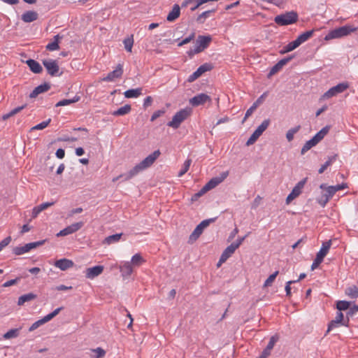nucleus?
Here are the masks:
<instances>
[{
  "mask_svg": "<svg viewBox=\"0 0 358 358\" xmlns=\"http://www.w3.org/2000/svg\"><path fill=\"white\" fill-rule=\"evenodd\" d=\"M191 113V109L185 108L177 112L173 117L172 120L167 123L170 127L178 129L180 124L185 120Z\"/></svg>",
  "mask_w": 358,
  "mask_h": 358,
  "instance_id": "5",
  "label": "nucleus"
},
{
  "mask_svg": "<svg viewBox=\"0 0 358 358\" xmlns=\"http://www.w3.org/2000/svg\"><path fill=\"white\" fill-rule=\"evenodd\" d=\"M236 249L237 248L236 247L235 244L233 243L227 246L221 255L217 264V266H220L222 263L225 262L227 259L234 253Z\"/></svg>",
  "mask_w": 358,
  "mask_h": 358,
  "instance_id": "14",
  "label": "nucleus"
},
{
  "mask_svg": "<svg viewBox=\"0 0 358 358\" xmlns=\"http://www.w3.org/2000/svg\"><path fill=\"white\" fill-rule=\"evenodd\" d=\"M222 182V180L218 179L217 177L213 178L210 179L206 184V187L209 189V190L215 188L219 184Z\"/></svg>",
  "mask_w": 358,
  "mask_h": 358,
  "instance_id": "42",
  "label": "nucleus"
},
{
  "mask_svg": "<svg viewBox=\"0 0 358 358\" xmlns=\"http://www.w3.org/2000/svg\"><path fill=\"white\" fill-rule=\"evenodd\" d=\"M51 122V119L49 118L48 120L46 121H43L38 124H36V126L33 127L31 130H41V129H43L45 128H46L48 124L50 123Z\"/></svg>",
  "mask_w": 358,
  "mask_h": 358,
  "instance_id": "47",
  "label": "nucleus"
},
{
  "mask_svg": "<svg viewBox=\"0 0 358 358\" xmlns=\"http://www.w3.org/2000/svg\"><path fill=\"white\" fill-rule=\"evenodd\" d=\"M143 259L142 258V257L139 255V254H136L134 255L132 258H131V264H132L134 266H139L142 264V262H143Z\"/></svg>",
  "mask_w": 358,
  "mask_h": 358,
  "instance_id": "48",
  "label": "nucleus"
},
{
  "mask_svg": "<svg viewBox=\"0 0 358 358\" xmlns=\"http://www.w3.org/2000/svg\"><path fill=\"white\" fill-rule=\"evenodd\" d=\"M63 309V307H59L57 309H55L53 312L51 313L45 315L44 317L46 320L47 322H49L51 320L53 317H55L56 315L59 314V313Z\"/></svg>",
  "mask_w": 358,
  "mask_h": 358,
  "instance_id": "52",
  "label": "nucleus"
},
{
  "mask_svg": "<svg viewBox=\"0 0 358 358\" xmlns=\"http://www.w3.org/2000/svg\"><path fill=\"white\" fill-rule=\"evenodd\" d=\"M301 129L300 125H297L293 128H291L289 129L286 133V138L287 140L290 142L294 139V136L296 133H297Z\"/></svg>",
  "mask_w": 358,
  "mask_h": 358,
  "instance_id": "36",
  "label": "nucleus"
},
{
  "mask_svg": "<svg viewBox=\"0 0 358 358\" xmlns=\"http://www.w3.org/2000/svg\"><path fill=\"white\" fill-rule=\"evenodd\" d=\"M36 298V295L33 293H28L20 296L18 298L17 304L22 306L25 302L31 301Z\"/></svg>",
  "mask_w": 358,
  "mask_h": 358,
  "instance_id": "26",
  "label": "nucleus"
},
{
  "mask_svg": "<svg viewBox=\"0 0 358 358\" xmlns=\"http://www.w3.org/2000/svg\"><path fill=\"white\" fill-rule=\"evenodd\" d=\"M334 194V192H333V190H331V187L330 186H329V187L327 188V192H324L322 194L321 197L318 199L317 201L319 204L322 207H324L329 201V199L332 198V196Z\"/></svg>",
  "mask_w": 358,
  "mask_h": 358,
  "instance_id": "19",
  "label": "nucleus"
},
{
  "mask_svg": "<svg viewBox=\"0 0 358 358\" xmlns=\"http://www.w3.org/2000/svg\"><path fill=\"white\" fill-rule=\"evenodd\" d=\"M123 73V69H122V65L119 64L117 66V68L110 72L106 77L103 78L102 80L103 81H113L115 78H120Z\"/></svg>",
  "mask_w": 358,
  "mask_h": 358,
  "instance_id": "15",
  "label": "nucleus"
},
{
  "mask_svg": "<svg viewBox=\"0 0 358 358\" xmlns=\"http://www.w3.org/2000/svg\"><path fill=\"white\" fill-rule=\"evenodd\" d=\"M122 236V233L115 234H113L111 236H108L104 239L103 243L105 244H108V245H110L112 243H117L120 240Z\"/></svg>",
  "mask_w": 358,
  "mask_h": 358,
  "instance_id": "32",
  "label": "nucleus"
},
{
  "mask_svg": "<svg viewBox=\"0 0 358 358\" xmlns=\"http://www.w3.org/2000/svg\"><path fill=\"white\" fill-rule=\"evenodd\" d=\"M161 152L159 150H155L150 155H149L147 157H145L143 161L136 164L134 167H133L129 171L125 173L124 174H121L116 178L113 179V182L117 181L120 178H123L124 181H127L138 175L140 172L147 169L150 167L156 159L159 157Z\"/></svg>",
  "mask_w": 358,
  "mask_h": 358,
  "instance_id": "1",
  "label": "nucleus"
},
{
  "mask_svg": "<svg viewBox=\"0 0 358 358\" xmlns=\"http://www.w3.org/2000/svg\"><path fill=\"white\" fill-rule=\"evenodd\" d=\"M195 37V34L192 33L190 36L184 38L181 42L178 43V46H182L183 45L189 43L192 40H193Z\"/></svg>",
  "mask_w": 358,
  "mask_h": 358,
  "instance_id": "58",
  "label": "nucleus"
},
{
  "mask_svg": "<svg viewBox=\"0 0 358 358\" xmlns=\"http://www.w3.org/2000/svg\"><path fill=\"white\" fill-rule=\"evenodd\" d=\"M80 99V96H75L73 99H63L57 102L55 105L56 107L67 106L76 102H78Z\"/></svg>",
  "mask_w": 358,
  "mask_h": 358,
  "instance_id": "34",
  "label": "nucleus"
},
{
  "mask_svg": "<svg viewBox=\"0 0 358 358\" xmlns=\"http://www.w3.org/2000/svg\"><path fill=\"white\" fill-rule=\"evenodd\" d=\"M356 30L357 28H354L350 25H345L329 31L324 37V39L326 41H329L333 38H341L349 35L350 33Z\"/></svg>",
  "mask_w": 358,
  "mask_h": 358,
  "instance_id": "4",
  "label": "nucleus"
},
{
  "mask_svg": "<svg viewBox=\"0 0 358 358\" xmlns=\"http://www.w3.org/2000/svg\"><path fill=\"white\" fill-rule=\"evenodd\" d=\"M294 57V55H290L287 57H285L282 59H280L278 64L279 66H281L282 68L286 65L289 62H290L293 58Z\"/></svg>",
  "mask_w": 358,
  "mask_h": 358,
  "instance_id": "56",
  "label": "nucleus"
},
{
  "mask_svg": "<svg viewBox=\"0 0 358 358\" xmlns=\"http://www.w3.org/2000/svg\"><path fill=\"white\" fill-rule=\"evenodd\" d=\"M192 160L190 159H187L183 164L182 169L178 172V176L182 177L184 174H185L189 169L191 165Z\"/></svg>",
  "mask_w": 358,
  "mask_h": 358,
  "instance_id": "41",
  "label": "nucleus"
},
{
  "mask_svg": "<svg viewBox=\"0 0 358 358\" xmlns=\"http://www.w3.org/2000/svg\"><path fill=\"white\" fill-rule=\"evenodd\" d=\"M180 14V8L178 4H175L173 6L172 10L169 12L166 17V20L169 22H173L176 20Z\"/></svg>",
  "mask_w": 358,
  "mask_h": 358,
  "instance_id": "23",
  "label": "nucleus"
},
{
  "mask_svg": "<svg viewBox=\"0 0 358 358\" xmlns=\"http://www.w3.org/2000/svg\"><path fill=\"white\" fill-rule=\"evenodd\" d=\"M141 88L131 89L124 92V94L126 98H136L141 94Z\"/></svg>",
  "mask_w": 358,
  "mask_h": 358,
  "instance_id": "28",
  "label": "nucleus"
},
{
  "mask_svg": "<svg viewBox=\"0 0 358 358\" xmlns=\"http://www.w3.org/2000/svg\"><path fill=\"white\" fill-rule=\"evenodd\" d=\"M25 106H26V105H23L22 106H19V107H17V108L13 109L9 113L3 115L2 116V119L4 120L8 119L9 117H10L15 115V114L18 113L19 112H20Z\"/></svg>",
  "mask_w": 358,
  "mask_h": 358,
  "instance_id": "40",
  "label": "nucleus"
},
{
  "mask_svg": "<svg viewBox=\"0 0 358 358\" xmlns=\"http://www.w3.org/2000/svg\"><path fill=\"white\" fill-rule=\"evenodd\" d=\"M313 33H314V30L313 29L310 30V31H307L300 34L296 38V41L298 43V44L300 45L303 43H304L306 41H308L313 36Z\"/></svg>",
  "mask_w": 358,
  "mask_h": 358,
  "instance_id": "25",
  "label": "nucleus"
},
{
  "mask_svg": "<svg viewBox=\"0 0 358 358\" xmlns=\"http://www.w3.org/2000/svg\"><path fill=\"white\" fill-rule=\"evenodd\" d=\"M256 107L255 106H252L250 108H249L245 114V117L242 121V122L243 123L252 113L253 112L256 110Z\"/></svg>",
  "mask_w": 358,
  "mask_h": 358,
  "instance_id": "59",
  "label": "nucleus"
},
{
  "mask_svg": "<svg viewBox=\"0 0 358 358\" xmlns=\"http://www.w3.org/2000/svg\"><path fill=\"white\" fill-rule=\"evenodd\" d=\"M38 17V14L34 10H28L22 15V20L24 22H31L36 20Z\"/></svg>",
  "mask_w": 358,
  "mask_h": 358,
  "instance_id": "22",
  "label": "nucleus"
},
{
  "mask_svg": "<svg viewBox=\"0 0 358 358\" xmlns=\"http://www.w3.org/2000/svg\"><path fill=\"white\" fill-rule=\"evenodd\" d=\"M278 273H279V272L278 271H276L273 274L270 275L269 277L265 280V282L264 283V287H266L271 286V284L275 280L277 275H278Z\"/></svg>",
  "mask_w": 358,
  "mask_h": 358,
  "instance_id": "46",
  "label": "nucleus"
},
{
  "mask_svg": "<svg viewBox=\"0 0 358 358\" xmlns=\"http://www.w3.org/2000/svg\"><path fill=\"white\" fill-rule=\"evenodd\" d=\"M349 87V84L348 82H343L338 84L337 85L332 87L327 92H326L323 96L325 99H329L334 96H336L338 94L343 92Z\"/></svg>",
  "mask_w": 358,
  "mask_h": 358,
  "instance_id": "10",
  "label": "nucleus"
},
{
  "mask_svg": "<svg viewBox=\"0 0 358 358\" xmlns=\"http://www.w3.org/2000/svg\"><path fill=\"white\" fill-rule=\"evenodd\" d=\"M211 98L206 94L201 93L189 99V103L193 107L204 105L206 102H210Z\"/></svg>",
  "mask_w": 358,
  "mask_h": 358,
  "instance_id": "11",
  "label": "nucleus"
},
{
  "mask_svg": "<svg viewBox=\"0 0 358 358\" xmlns=\"http://www.w3.org/2000/svg\"><path fill=\"white\" fill-rule=\"evenodd\" d=\"M350 307V302L346 301H339L337 302L336 308L338 310H346Z\"/></svg>",
  "mask_w": 358,
  "mask_h": 358,
  "instance_id": "45",
  "label": "nucleus"
},
{
  "mask_svg": "<svg viewBox=\"0 0 358 358\" xmlns=\"http://www.w3.org/2000/svg\"><path fill=\"white\" fill-rule=\"evenodd\" d=\"M17 329H12L3 334V337L4 339H10L17 337L18 333Z\"/></svg>",
  "mask_w": 358,
  "mask_h": 358,
  "instance_id": "44",
  "label": "nucleus"
},
{
  "mask_svg": "<svg viewBox=\"0 0 358 358\" xmlns=\"http://www.w3.org/2000/svg\"><path fill=\"white\" fill-rule=\"evenodd\" d=\"M211 69L212 65L208 63H205L201 65L196 71L188 77L187 81L189 83H192L201 76L205 72L210 71Z\"/></svg>",
  "mask_w": 358,
  "mask_h": 358,
  "instance_id": "12",
  "label": "nucleus"
},
{
  "mask_svg": "<svg viewBox=\"0 0 358 358\" xmlns=\"http://www.w3.org/2000/svg\"><path fill=\"white\" fill-rule=\"evenodd\" d=\"M215 218H210L208 220H203L199 224L201 227L203 228H206L209 224L215 221Z\"/></svg>",
  "mask_w": 358,
  "mask_h": 358,
  "instance_id": "63",
  "label": "nucleus"
},
{
  "mask_svg": "<svg viewBox=\"0 0 358 358\" xmlns=\"http://www.w3.org/2000/svg\"><path fill=\"white\" fill-rule=\"evenodd\" d=\"M282 69V67L281 66H279L278 64H275L270 70L269 73H268V76L267 77L268 78H270L271 77H272L273 75H275V73H277L279 71H280Z\"/></svg>",
  "mask_w": 358,
  "mask_h": 358,
  "instance_id": "53",
  "label": "nucleus"
},
{
  "mask_svg": "<svg viewBox=\"0 0 358 358\" xmlns=\"http://www.w3.org/2000/svg\"><path fill=\"white\" fill-rule=\"evenodd\" d=\"M165 113L164 110H158L154 112V113L152 115L150 121L153 122L158 117H159L162 115H163Z\"/></svg>",
  "mask_w": 358,
  "mask_h": 358,
  "instance_id": "60",
  "label": "nucleus"
},
{
  "mask_svg": "<svg viewBox=\"0 0 358 358\" xmlns=\"http://www.w3.org/2000/svg\"><path fill=\"white\" fill-rule=\"evenodd\" d=\"M308 178H305L299 181L292 189V192L289 194L286 199V203L289 204L292 200L298 197L301 193V189L303 188L306 183Z\"/></svg>",
  "mask_w": 358,
  "mask_h": 358,
  "instance_id": "9",
  "label": "nucleus"
},
{
  "mask_svg": "<svg viewBox=\"0 0 358 358\" xmlns=\"http://www.w3.org/2000/svg\"><path fill=\"white\" fill-rule=\"evenodd\" d=\"M331 245V241H328L322 243V248L317 253L316 257L323 260L324 257L327 255Z\"/></svg>",
  "mask_w": 358,
  "mask_h": 358,
  "instance_id": "21",
  "label": "nucleus"
},
{
  "mask_svg": "<svg viewBox=\"0 0 358 358\" xmlns=\"http://www.w3.org/2000/svg\"><path fill=\"white\" fill-rule=\"evenodd\" d=\"M212 41V38L210 36H201L199 35L196 41L195 46L194 49L190 50L188 52V54L194 55L198 54L206 48H207Z\"/></svg>",
  "mask_w": 358,
  "mask_h": 358,
  "instance_id": "6",
  "label": "nucleus"
},
{
  "mask_svg": "<svg viewBox=\"0 0 358 358\" xmlns=\"http://www.w3.org/2000/svg\"><path fill=\"white\" fill-rule=\"evenodd\" d=\"M103 271V266L101 265L88 268L86 270L85 276L87 278L93 279L101 274Z\"/></svg>",
  "mask_w": 358,
  "mask_h": 358,
  "instance_id": "16",
  "label": "nucleus"
},
{
  "mask_svg": "<svg viewBox=\"0 0 358 358\" xmlns=\"http://www.w3.org/2000/svg\"><path fill=\"white\" fill-rule=\"evenodd\" d=\"M259 136L260 135L255 131L247 141L246 145L250 146L254 144L255 141L259 138Z\"/></svg>",
  "mask_w": 358,
  "mask_h": 358,
  "instance_id": "49",
  "label": "nucleus"
},
{
  "mask_svg": "<svg viewBox=\"0 0 358 358\" xmlns=\"http://www.w3.org/2000/svg\"><path fill=\"white\" fill-rule=\"evenodd\" d=\"M278 340V337L277 336H271L266 348L271 351Z\"/></svg>",
  "mask_w": 358,
  "mask_h": 358,
  "instance_id": "55",
  "label": "nucleus"
},
{
  "mask_svg": "<svg viewBox=\"0 0 358 358\" xmlns=\"http://www.w3.org/2000/svg\"><path fill=\"white\" fill-rule=\"evenodd\" d=\"M299 45L296 42V40L289 43L287 45L283 47V48L280 51V54H285L287 52H289L290 51L294 50L296 48H298Z\"/></svg>",
  "mask_w": 358,
  "mask_h": 358,
  "instance_id": "30",
  "label": "nucleus"
},
{
  "mask_svg": "<svg viewBox=\"0 0 358 358\" xmlns=\"http://www.w3.org/2000/svg\"><path fill=\"white\" fill-rule=\"evenodd\" d=\"M330 129V126H326L323 127L319 132H317L310 140L306 142L303 148H301V153L304 155L310 148L315 146L319 142H320L324 136L328 134Z\"/></svg>",
  "mask_w": 358,
  "mask_h": 358,
  "instance_id": "2",
  "label": "nucleus"
},
{
  "mask_svg": "<svg viewBox=\"0 0 358 358\" xmlns=\"http://www.w3.org/2000/svg\"><path fill=\"white\" fill-rule=\"evenodd\" d=\"M73 265L74 263L73 261L65 258L57 260L55 262V266L62 271H66L70 268H72Z\"/></svg>",
  "mask_w": 358,
  "mask_h": 358,
  "instance_id": "17",
  "label": "nucleus"
},
{
  "mask_svg": "<svg viewBox=\"0 0 358 358\" xmlns=\"http://www.w3.org/2000/svg\"><path fill=\"white\" fill-rule=\"evenodd\" d=\"M20 278L18 277V278H16L15 279L8 280V281L4 282L3 286L4 287L12 286V285H15L16 283H17L20 281Z\"/></svg>",
  "mask_w": 358,
  "mask_h": 358,
  "instance_id": "62",
  "label": "nucleus"
},
{
  "mask_svg": "<svg viewBox=\"0 0 358 358\" xmlns=\"http://www.w3.org/2000/svg\"><path fill=\"white\" fill-rule=\"evenodd\" d=\"M330 187H331V190H333L334 194H336V192L347 188L348 187V184L345 183V182H343L341 184H339V185H335V186H330Z\"/></svg>",
  "mask_w": 358,
  "mask_h": 358,
  "instance_id": "54",
  "label": "nucleus"
},
{
  "mask_svg": "<svg viewBox=\"0 0 358 358\" xmlns=\"http://www.w3.org/2000/svg\"><path fill=\"white\" fill-rule=\"evenodd\" d=\"M43 64L46 69L48 73L51 76H57L62 74L59 73V67L57 60L52 59H44L43 60Z\"/></svg>",
  "mask_w": 358,
  "mask_h": 358,
  "instance_id": "8",
  "label": "nucleus"
},
{
  "mask_svg": "<svg viewBox=\"0 0 358 358\" xmlns=\"http://www.w3.org/2000/svg\"><path fill=\"white\" fill-rule=\"evenodd\" d=\"M50 89V85L48 83H45L35 87L34 90L30 93L29 97L31 99L36 98L38 94L45 92Z\"/></svg>",
  "mask_w": 358,
  "mask_h": 358,
  "instance_id": "18",
  "label": "nucleus"
},
{
  "mask_svg": "<svg viewBox=\"0 0 358 358\" xmlns=\"http://www.w3.org/2000/svg\"><path fill=\"white\" fill-rule=\"evenodd\" d=\"M345 294L352 299L358 298V287L355 285L348 287Z\"/></svg>",
  "mask_w": 358,
  "mask_h": 358,
  "instance_id": "35",
  "label": "nucleus"
},
{
  "mask_svg": "<svg viewBox=\"0 0 358 358\" xmlns=\"http://www.w3.org/2000/svg\"><path fill=\"white\" fill-rule=\"evenodd\" d=\"M336 155L329 157V159L318 170L319 173H322L333 162L336 160Z\"/></svg>",
  "mask_w": 358,
  "mask_h": 358,
  "instance_id": "43",
  "label": "nucleus"
},
{
  "mask_svg": "<svg viewBox=\"0 0 358 358\" xmlns=\"http://www.w3.org/2000/svg\"><path fill=\"white\" fill-rule=\"evenodd\" d=\"M106 355V351L101 348H97L96 349L90 350V358H101Z\"/></svg>",
  "mask_w": 358,
  "mask_h": 358,
  "instance_id": "29",
  "label": "nucleus"
},
{
  "mask_svg": "<svg viewBox=\"0 0 358 358\" xmlns=\"http://www.w3.org/2000/svg\"><path fill=\"white\" fill-rule=\"evenodd\" d=\"M48 322L45 317H43L42 319L35 322L32 325L29 327V331H32L35 329H36L38 327H39L41 325Z\"/></svg>",
  "mask_w": 358,
  "mask_h": 358,
  "instance_id": "51",
  "label": "nucleus"
},
{
  "mask_svg": "<svg viewBox=\"0 0 358 358\" xmlns=\"http://www.w3.org/2000/svg\"><path fill=\"white\" fill-rule=\"evenodd\" d=\"M335 323H341L343 326H348L349 318L347 317V320H344L343 314L341 312H338L337 315L334 319Z\"/></svg>",
  "mask_w": 358,
  "mask_h": 358,
  "instance_id": "37",
  "label": "nucleus"
},
{
  "mask_svg": "<svg viewBox=\"0 0 358 358\" xmlns=\"http://www.w3.org/2000/svg\"><path fill=\"white\" fill-rule=\"evenodd\" d=\"M83 225L84 223L83 222L73 223L66 227L64 229L61 230L58 234H57V236H65L73 233H75L79 229H80Z\"/></svg>",
  "mask_w": 358,
  "mask_h": 358,
  "instance_id": "13",
  "label": "nucleus"
},
{
  "mask_svg": "<svg viewBox=\"0 0 358 358\" xmlns=\"http://www.w3.org/2000/svg\"><path fill=\"white\" fill-rule=\"evenodd\" d=\"M11 237L7 236L0 242V252L11 242Z\"/></svg>",
  "mask_w": 358,
  "mask_h": 358,
  "instance_id": "57",
  "label": "nucleus"
},
{
  "mask_svg": "<svg viewBox=\"0 0 358 358\" xmlns=\"http://www.w3.org/2000/svg\"><path fill=\"white\" fill-rule=\"evenodd\" d=\"M120 270L123 278H127L131 275L133 268L130 262H127L124 265L120 266Z\"/></svg>",
  "mask_w": 358,
  "mask_h": 358,
  "instance_id": "24",
  "label": "nucleus"
},
{
  "mask_svg": "<svg viewBox=\"0 0 358 358\" xmlns=\"http://www.w3.org/2000/svg\"><path fill=\"white\" fill-rule=\"evenodd\" d=\"M215 9L209 10L203 12L201 14H200L196 19V21L199 23H203L205 20L210 16V14L213 12H215Z\"/></svg>",
  "mask_w": 358,
  "mask_h": 358,
  "instance_id": "39",
  "label": "nucleus"
},
{
  "mask_svg": "<svg viewBox=\"0 0 358 358\" xmlns=\"http://www.w3.org/2000/svg\"><path fill=\"white\" fill-rule=\"evenodd\" d=\"M299 15L296 12L292 10L276 15L274 22L280 26L292 24L297 22Z\"/></svg>",
  "mask_w": 358,
  "mask_h": 358,
  "instance_id": "3",
  "label": "nucleus"
},
{
  "mask_svg": "<svg viewBox=\"0 0 358 358\" xmlns=\"http://www.w3.org/2000/svg\"><path fill=\"white\" fill-rule=\"evenodd\" d=\"M270 122L271 121L269 119L264 120L262 124L255 129V131L261 136L263 132L268 128Z\"/></svg>",
  "mask_w": 358,
  "mask_h": 358,
  "instance_id": "38",
  "label": "nucleus"
},
{
  "mask_svg": "<svg viewBox=\"0 0 358 358\" xmlns=\"http://www.w3.org/2000/svg\"><path fill=\"white\" fill-rule=\"evenodd\" d=\"M131 106L129 104H126L124 106L120 107L117 110H115L113 113V115L114 116H120V115H124L127 113H129L131 111Z\"/></svg>",
  "mask_w": 358,
  "mask_h": 358,
  "instance_id": "31",
  "label": "nucleus"
},
{
  "mask_svg": "<svg viewBox=\"0 0 358 358\" xmlns=\"http://www.w3.org/2000/svg\"><path fill=\"white\" fill-rule=\"evenodd\" d=\"M45 240L39 241L36 242H32L25 244L23 246H17L13 248V252L15 255H21L26 252H29L31 250L36 248L41 245H43Z\"/></svg>",
  "mask_w": 358,
  "mask_h": 358,
  "instance_id": "7",
  "label": "nucleus"
},
{
  "mask_svg": "<svg viewBox=\"0 0 358 358\" xmlns=\"http://www.w3.org/2000/svg\"><path fill=\"white\" fill-rule=\"evenodd\" d=\"M54 203H55L54 202L43 203L40 204L39 206H38V207L41 211H43V210H45L46 208H48V207L53 206Z\"/></svg>",
  "mask_w": 358,
  "mask_h": 358,
  "instance_id": "64",
  "label": "nucleus"
},
{
  "mask_svg": "<svg viewBox=\"0 0 358 358\" xmlns=\"http://www.w3.org/2000/svg\"><path fill=\"white\" fill-rule=\"evenodd\" d=\"M203 228L202 227H201V225L199 224L196 227V228L194 229L193 232L190 234L189 238V242L192 243V242L195 241L200 236V235L203 233Z\"/></svg>",
  "mask_w": 358,
  "mask_h": 358,
  "instance_id": "27",
  "label": "nucleus"
},
{
  "mask_svg": "<svg viewBox=\"0 0 358 358\" xmlns=\"http://www.w3.org/2000/svg\"><path fill=\"white\" fill-rule=\"evenodd\" d=\"M61 38L60 36L59 35H56L54 36V39L55 41L48 43L47 45H46V49L49 51H54V50H57L59 48V40Z\"/></svg>",
  "mask_w": 358,
  "mask_h": 358,
  "instance_id": "33",
  "label": "nucleus"
},
{
  "mask_svg": "<svg viewBox=\"0 0 358 358\" xmlns=\"http://www.w3.org/2000/svg\"><path fill=\"white\" fill-rule=\"evenodd\" d=\"M124 48L128 52H131L134 40L132 38H127L124 40Z\"/></svg>",
  "mask_w": 358,
  "mask_h": 358,
  "instance_id": "50",
  "label": "nucleus"
},
{
  "mask_svg": "<svg viewBox=\"0 0 358 358\" xmlns=\"http://www.w3.org/2000/svg\"><path fill=\"white\" fill-rule=\"evenodd\" d=\"M340 326H342V324L341 323H335L334 320H331L329 324H328V329L327 331V334L333 330L334 328L338 327Z\"/></svg>",
  "mask_w": 358,
  "mask_h": 358,
  "instance_id": "61",
  "label": "nucleus"
},
{
  "mask_svg": "<svg viewBox=\"0 0 358 358\" xmlns=\"http://www.w3.org/2000/svg\"><path fill=\"white\" fill-rule=\"evenodd\" d=\"M26 64L30 70L34 73H41L43 71L41 65L34 59H29L26 61Z\"/></svg>",
  "mask_w": 358,
  "mask_h": 358,
  "instance_id": "20",
  "label": "nucleus"
}]
</instances>
